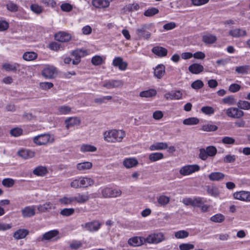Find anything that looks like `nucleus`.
Instances as JSON below:
<instances>
[{"instance_id": "obj_57", "label": "nucleus", "mask_w": 250, "mask_h": 250, "mask_svg": "<svg viewBox=\"0 0 250 250\" xmlns=\"http://www.w3.org/2000/svg\"><path fill=\"white\" fill-rule=\"evenodd\" d=\"M30 9L34 13L37 14H40L42 11V7L37 4H32L30 6Z\"/></svg>"}, {"instance_id": "obj_48", "label": "nucleus", "mask_w": 250, "mask_h": 250, "mask_svg": "<svg viewBox=\"0 0 250 250\" xmlns=\"http://www.w3.org/2000/svg\"><path fill=\"white\" fill-rule=\"evenodd\" d=\"M207 192L208 194L214 197H217L219 194V191L218 188L213 186H208L207 187Z\"/></svg>"}, {"instance_id": "obj_64", "label": "nucleus", "mask_w": 250, "mask_h": 250, "mask_svg": "<svg viewBox=\"0 0 250 250\" xmlns=\"http://www.w3.org/2000/svg\"><path fill=\"white\" fill-rule=\"evenodd\" d=\"M53 86V84L51 82H42L40 83V87L43 90L50 89Z\"/></svg>"}, {"instance_id": "obj_40", "label": "nucleus", "mask_w": 250, "mask_h": 250, "mask_svg": "<svg viewBox=\"0 0 250 250\" xmlns=\"http://www.w3.org/2000/svg\"><path fill=\"white\" fill-rule=\"evenodd\" d=\"M71 110V108L67 105L60 106L58 108L57 114L59 115H66L69 114Z\"/></svg>"}, {"instance_id": "obj_29", "label": "nucleus", "mask_w": 250, "mask_h": 250, "mask_svg": "<svg viewBox=\"0 0 250 250\" xmlns=\"http://www.w3.org/2000/svg\"><path fill=\"white\" fill-rule=\"evenodd\" d=\"M165 72V66L163 64L158 65L154 71V75L158 79H161Z\"/></svg>"}, {"instance_id": "obj_45", "label": "nucleus", "mask_w": 250, "mask_h": 250, "mask_svg": "<svg viewBox=\"0 0 250 250\" xmlns=\"http://www.w3.org/2000/svg\"><path fill=\"white\" fill-rule=\"evenodd\" d=\"M104 60L102 57L96 55L91 59V63L95 66L100 65L104 62Z\"/></svg>"}, {"instance_id": "obj_34", "label": "nucleus", "mask_w": 250, "mask_h": 250, "mask_svg": "<svg viewBox=\"0 0 250 250\" xmlns=\"http://www.w3.org/2000/svg\"><path fill=\"white\" fill-rule=\"evenodd\" d=\"M217 40L216 36L212 34H207L204 35L202 38V41L206 44H212L214 43Z\"/></svg>"}, {"instance_id": "obj_55", "label": "nucleus", "mask_w": 250, "mask_h": 250, "mask_svg": "<svg viewBox=\"0 0 250 250\" xmlns=\"http://www.w3.org/2000/svg\"><path fill=\"white\" fill-rule=\"evenodd\" d=\"M75 212L74 208H65L62 209L61 212L60 214L64 216H69L71 215H72Z\"/></svg>"}, {"instance_id": "obj_21", "label": "nucleus", "mask_w": 250, "mask_h": 250, "mask_svg": "<svg viewBox=\"0 0 250 250\" xmlns=\"http://www.w3.org/2000/svg\"><path fill=\"white\" fill-rule=\"evenodd\" d=\"M74 202H76L79 204H84L87 202L90 199L89 196L87 193L86 194L78 193L77 196H74Z\"/></svg>"}, {"instance_id": "obj_43", "label": "nucleus", "mask_w": 250, "mask_h": 250, "mask_svg": "<svg viewBox=\"0 0 250 250\" xmlns=\"http://www.w3.org/2000/svg\"><path fill=\"white\" fill-rule=\"evenodd\" d=\"M250 69V65H246L236 67L235 71L238 74H245L248 73Z\"/></svg>"}, {"instance_id": "obj_3", "label": "nucleus", "mask_w": 250, "mask_h": 250, "mask_svg": "<svg viewBox=\"0 0 250 250\" xmlns=\"http://www.w3.org/2000/svg\"><path fill=\"white\" fill-rule=\"evenodd\" d=\"M101 194L104 198H115L122 194V191L119 189H112L104 188L101 189Z\"/></svg>"}, {"instance_id": "obj_24", "label": "nucleus", "mask_w": 250, "mask_h": 250, "mask_svg": "<svg viewBox=\"0 0 250 250\" xmlns=\"http://www.w3.org/2000/svg\"><path fill=\"white\" fill-rule=\"evenodd\" d=\"M92 5L98 8H104L109 6L110 2L108 0H93Z\"/></svg>"}, {"instance_id": "obj_47", "label": "nucleus", "mask_w": 250, "mask_h": 250, "mask_svg": "<svg viewBox=\"0 0 250 250\" xmlns=\"http://www.w3.org/2000/svg\"><path fill=\"white\" fill-rule=\"evenodd\" d=\"M237 105L239 108L244 110L250 109V103L246 101L240 100L238 102Z\"/></svg>"}, {"instance_id": "obj_22", "label": "nucleus", "mask_w": 250, "mask_h": 250, "mask_svg": "<svg viewBox=\"0 0 250 250\" xmlns=\"http://www.w3.org/2000/svg\"><path fill=\"white\" fill-rule=\"evenodd\" d=\"M168 145L167 143L157 142L149 146L151 151L164 150L167 148Z\"/></svg>"}, {"instance_id": "obj_56", "label": "nucleus", "mask_w": 250, "mask_h": 250, "mask_svg": "<svg viewBox=\"0 0 250 250\" xmlns=\"http://www.w3.org/2000/svg\"><path fill=\"white\" fill-rule=\"evenodd\" d=\"M203 86V82L200 80H196L195 81L193 82L191 84V87L196 90H198L202 88Z\"/></svg>"}, {"instance_id": "obj_35", "label": "nucleus", "mask_w": 250, "mask_h": 250, "mask_svg": "<svg viewBox=\"0 0 250 250\" xmlns=\"http://www.w3.org/2000/svg\"><path fill=\"white\" fill-rule=\"evenodd\" d=\"M140 8V5L136 3L132 4H128L126 5L123 8L124 12H131L135 11H137Z\"/></svg>"}, {"instance_id": "obj_32", "label": "nucleus", "mask_w": 250, "mask_h": 250, "mask_svg": "<svg viewBox=\"0 0 250 250\" xmlns=\"http://www.w3.org/2000/svg\"><path fill=\"white\" fill-rule=\"evenodd\" d=\"M47 169L46 167L40 166L36 167L33 171L34 175L40 176H43L47 173Z\"/></svg>"}, {"instance_id": "obj_60", "label": "nucleus", "mask_w": 250, "mask_h": 250, "mask_svg": "<svg viewBox=\"0 0 250 250\" xmlns=\"http://www.w3.org/2000/svg\"><path fill=\"white\" fill-rule=\"evenodd\" d=\"M2 184L6 187H12L14 184V180L11 178H5L2 180Z\"/></svg>"}, {"instance_id": "obj_17", "label": "nucleus", "mask_w": 250, "mask_h": 250, "mask_svg": "<svg viewBox=\"0 0 250 250\" xmlns=\"http://www.w3.org/2000/svg\"><path fill=\"white\" fill-rule=\"evenodd\" d=\"M24 217H31L35 214V206H27L21 210Z\"/></svg>"}, {"instance_id": "obj_62", "label": "nucleus", "mask_w": 250, "mask_h": 250, "mask_svg": "<svg viewBox=\"0 0 250 250\" xmlns=\"http://www.w3.org/2000/svg\"><path fill=\"white\" fill-rule=\"evenodd\" d=\"M7 9L11 12H16L18 10V6L13 2H10L6 4Z\"/></svg>"}, {"instance_id": "obj_7", "label": "nucleus", "mask_w": 250, "mask_h": 250, "mask_svg": "<svg viewBox=\"0 0 250 250\" xmlns=\"http://www.w3.org/2000/svg\"><path fill=\"white\" fill-rule=\"evenodd\" d=\"M226 114L229 117L238 119L243 117L244 113L238 108L230 107L227 109Z\"/></svg>"}, {"instance_id": "obj_5", "label": "nucleus", "mask_w": 250, "mask_h": 250, "mask_svg": "<svg viewBox=\"0 0 250 250\" xmlns=\"http://www.w3.org/2000/svg\"><path fill=\"white\" fill-rule=\"evenodd\" d=\"M148 26L146 24H143L138 27L136 30V34L139 39L148 40L151 37V33L147 31Z\"/></svg>"}, {"instance_id": "obj_26", "label": "nucleus", "mask_w": 250, "mask_h": 250, "mask_svg": "<svg viewBox=\"0 0 250 250\" xmlns=\"http://www.w3.org/2000/svg\"><path fill=\"white\" fill-rule=\"evenodd\" d=\"M59 234V231L56 229L52 230L44 233L41 239L42 241L44 240H50L52 238L55 237Z\"/></svg>"}, {"instance_id": "obj_46", "label": "nucleus", "mask_w": 250, "mask_h": 250, "mask_svg": "<svg viewBox=\"0 0 250 250\" xmlns=\"http://www.w3.org/2000/svg\"><path fill=\"white\" fill-rule=\"evenodd\" d=\"M97 150V148L90 145H83L81 147V151L85 152H95Z\"/></svg>"}, {"instance_id": "obj_8", "label": "nucleus", "mask_w": 250, "mask_h": 250, "mask_svg": "<svg viewBox=\"0 0 250 250\" xmlns=\"http://www.w3.org/2000/svg\"><path fill=\"white\" fill-rule=\"evenodd\" d=\"M101 226V224L96 221L86 223L82 225V227L85 230L90 232L96 231L98 230Z\"/></svg>"}, {"instance_id": "obj_39", "label": "nucleus", "mask_w": 250, "mask_h": 250, "mask_svg": "<svg viewBox=\"0 0 250 250\" xmlns=\"http://www.w3.org/2000/svg\"><path fill=\"white\" fill-rule=\"evenodd\" d=\"M37 57V53L34 52H26L22 56L23 59L27 61H31L35 60Z\"/></svg>"}, {"instance_id": "obj_31", "label": "nucleus", "mask_w": 250, "mask_h": 250, "mask_svg": "<svg viewBox=\"0 0 250 250\" xmlns=\"http://www.w3.org/2000/svg\"><path fill=\"white\" fill-rule=\"evenodd\" d=\"M225 174L220 172H214L208 175V177L210 181H220L224 179Z\"/></svg>"}, {"instance_id": "obj_1", "label": "nucleus", "mask_w": 250, "mask_h": 250, "mask_svg": "<svg viewBox=\"0 0 250 250\" xmlns=\"http://www.w3.org/2000/svg\"><path fill=\"white\" fill-rule=\"evenodd\" d=\"M125 133L122 130H111L104 133V138L108 142H121L125 137Z\"/></svg>"}, {"instance_id": "obj_16", "label": "nucleus", "mask_w": 250, "mask_h": 250, "mask_svg": "<svg viewBox=\"0 0 250 250\" xmlns=\"http://www.w3.org/2000/svg\"><path fill=\"white\" fill-rule=\"evenodd\" d=\"M71 36L64 32H60L55 35V39L60 42H67L71 39Z\"/></svg>"}, {"instance_id": "obj_33", "label": "nucleus", "mask_w": 250, "mask_h": 250, "mask_svg": "<svg viewBox=\"0 0 250 250\" xmlns=\"http://www.w3.org/2000/svg\"><path fill=\"white\" fill-rule=\"evenodd\" d=\"M19 67L20 65L17 63H14L13 64L5 63L2 64V68L6 71L16 72L17 68Z\"/></svg>"}, {"instance_id": "obj_30", "label": "nucleus", "mask_w": 250, "mask_h": 250, "mask_svg": "<svg viewBox=\"0 0 250 250\" xmlns=\"http://www.w3.org/2000/svg\"><path fill=\"white\" fill-rule=\"evenodd\" d=\"M80 183H81L82 188H87L93 185L95 182L92 179L85 177H80Z\"/></svg>"}, {"instance_id": "obj_41", "label": "nucleus", "mask_w": 250, "mask_h": 250, "mask_svg": "<svg viewBox=\"0 0 250 250\" xmlns=\"http://www.w3.org/2000/svg\"><path fill=\"white\" fill-rule=\"evenodd\" d=\"M59 202L64 205L72 204L74 202V197L64 196L59 199Z\"/></svg>"}, {"instance_id": "obj_13", "label": "nucleus", "mask_w": 250, "mask_h": 250, "mask_svg": "<svg viewBox=\"0 0 250 250\" xmlns=\"http://www.w3.org/2000/svg\"><path fill=\"white\" fill-rule=\"evenodd\" d=\"M164 97L167 100H179L182 97V93L180 90L171 91L166 93Z\"/></svg>"}, {"instance_id": "obj_15", "label": "nucleus", "mask_w": 250, "mask_h": 250, "mask_svg": "<svg viewBox=\"0 0 250 250\" xmlns=\"http://www.w3.org/2000/svg\"><path fill=\"white\" fill-rule=\"evenodd\" d=\"M18 155L24 159L32 158L35 156V152L30 149H22L17 152Z\"/></svg>"}, {"instance_id": "obj_10", "label": "nucleus", "mask_w": 250, "mask_h": 250, "mask_svg": "<svg viewBox=\"0 0 250 250\" xmlns=\"http://www.w3.org/2000/svg\"><path fill=\"white\" fill-rule=\"evenodd\" d=\"M112 64L114 66L118 67L119 70H125L127 66V62L123 61V59L121 57H115L112 62Z\"/></svg>"}, {"instance_id": "obj_23", "label": "nucleus", "mask_w": 250, "mask_h": 250, "mask_svg": "<svg viewBox=\"0 0 250 250\" xmlns=\"http://www.w3.org/2000/svg\"><path fill=\"white\" fill-rule=\"evenodd\" d=\"M229 35L234 38H239L246 36L247 35V32L246 30L242 29L237 28L230 30L229 31Z\"/></svg>"}, {"instance_id": "obj_27", "label": "nucleus", "mask_w": 250, "mask_h": 250, "mask_svg": "<svg viewBox=\"0 0 250 250\" xmlns=\"http://www.w3.org/2000/svg\"><path fill=\"white\" fill-rule=\"evenodd\" d=\"M28 230L26 229H19L14 233L13 237L16 240L23 239L28 234Z\"/></svg>"}, {"instance_id": "obj_4", "label": "nucleus", "mask_w": 250, "mask_h": 250, "mask_svg": "<svg viewBox=\"0 0 250 250\" xmlns=\"http://www.w3.org/2000/svg\"><path fill=\"white\" fill-rule=\"evenodd\" d=\"M33 142L39 146L45 145L49 143H52L53 139L50 140V135L49 134H43L34 137Z\"/></svg>"}, {"instance_id": "obj_54", "label": "nucleus", "mask_w": 250, "mask_h": 250, "mask_svg": "<svg viewBox=\"0 0 250 250\" xmlns=\"http://www.w3.org/2000/svg\"><path fill=\"white\" fill-rule=\"evenodd\" d=\"M208 156L213 157L217 153L216 148L212 146H207L206 148Z\"/></svg>"}, {"instance_id": "obj_37", "label": "nucleus", "mask_w": 250, "mask_h": 250, "mask_svg": "<svg viewBox=\"0 0 250 250\" xmlns=\"http://www.w3.org/2000/svg\"><path fill=\"white\" fill-rule=\"evenodd\" d=\"M92 167V163L90 162H84L80 163L77 165V168L79 170H85L90 169Z\"/></svg>"}, {"instance_id": "obj_12", "label": "nucleus", "mask_w": 250, "mask_h": 250, "mask_svg": "<svg viewBox=\"0 0 250 250\" xmlns=\"http://www.w3.org/2000/svg\"><path fill=\"white\" fill-rule=\"evenodd\" d=\"M56 72V68L53 66H48L45 67L42 71V76L46 79H52Z\"/></svg>"}, {"instance_id": "obj_28", "label": "nucleus", "mask_w": 250, "mask_h": 250, "mask_svg": "<svg viewBox=\"0 0 250 250\" xmlns=\"http://www.w3.org/2000/svg\"><path fill=\"white\" fill-rule=\"evenodd\" d=\"M152 52L159 57H164L167 55V49L161 46H155L152 49Z\"/></svg>"}, {"instance_id": "obj_50", "label": "nucleus", "mask_w": 250, "mask_h": 250, "mask_svg": "<svg viewBox=\"0 0 250 250\" xmlns=\"http://www.w3.org/2000/svg\"><path fill=\"white\" fill-rule=\"evenodd\" d=\"M217 129L218 127L216 125L211 124H205L202 127V130L207 132L214 131Z\"/></svg>"}, {"instance_id": "obj_38", "label": "nucleus", "mask_w": 250, "mask_h": 250, "mask_svg": "<svg viewBox=\"0 0 250 250\" xmlns=\"http://www.w3.org/2000/svg\"><path fill=\"white\" fill-rule=\"evenodd\" d=\"M164 158V154L161 152L152 153L149 155V160L152 162H156L157 161L162 159Z\"/></svg>"}, {"instance_id": "obj_42", "label": "nucleus", "mask_w": 250, "mask_h": 250, "mask_svg": "<svg viewBox=\"0 0 250 250\" xmlns=\"http://www.w3.org/2000/svg\"><path fill=\"white\" fill-rule=\"evenodd\" d=\"M199 120L195 117H190L185 119L183 123L185 125H197L199 123Z\"/></svg>"}, {"instance_id": "obj_44", "label": "nucleus", "mask_w": 250, "mask_h": 250, "mask_svg": "<svg viewBox=\"0 0 250 250\" xmlns=\"http://www.w3.org/2000/svg\"><path fill=\"white\" fill-rule=\"evenodd\" d=\"M189 232L185 230H181L174 233V236L177 239H184L188 237Z\"/></svg>"}, {"instance_id": "obj_2", "label": "nucleus", "mask_w": 250, "mask_h": 250, "mask_svg": "<svg viewBox=\"0 0 250 250\" xmlns=\"http://www.w3.org/2000/svg\"><path fill=\"white\" fill-rule=\"evenodd\" d=\"M166 240L165 235L162 232L153 233L145 238L146 243L157 244Z\"/></svg>"}, {"instance_id": "obj_59", "label": "nucleus", "mask_w": 250, "mask_h": 250, "mask_svg": "<svg viewBox=\"0 0 250 250\" xmlns=\"http://www.w3.org/2000/svg\"><path fill=\"white\" fill-rule=\"evenodd\" d=\"M180 250H191L194 248V245L190 243H182L179 246Z\"/></svg>"}, {"instance_id": "obj_36", "label": "nucleus", "mask_w": 250, "mask_h": 250, "mask_svg": "<svg viewBox=\"0 0 250 250\" xmlns=\"http://www.w3.org/2000/svg\"><path fill=\"white\" fill-rule=\"evenodd\" d=\"M157 92L155 89H150L141 92L139 95L141 97L149 98L155 96Z\"/></svg>"}, {"instance_id": "obj_19", "label": "nucleus", "mask_w": 250, "mask_h": 250, "mask_svg": "<svg viewBox=\"0 0 250 250\" xmlns=\"http://www.w3.org/2000/svg\"><path fill=\"white\" fill-rule=\"evenodd\" d=\"M189 71L192 74H198L204 70V67L199 63H193L188 67Z\"/></svg>"}, {"instance_id": "obj_18", "label": "nucleus", "mask_w": 250, "mask_h": 250, "mask_svg": "<svg viewBox=\"0 0 250 250\" xmlns=\"http://www.w3.org/2000/svg\"><path fill=\"white\" fill-rule=\"evenodd\" d=\"M80 119L78 117H69L65 120V127L68 129L74 125H79Z\"/></svg>"}, {"instance_id": "obj_20", "label": "nucleus", "mask_w": 250, "mask_h": 250, "mask_svg": "<svg viewBox=\"0 0 250 250\" xmlns=\"http://www.w3.org/2000/svg\"><path fill=\"white\" fill-rule=\"evenodd\" d=\"M37 208L40 212H46L52 208H55V207L51 202H46L42 205H38Z\"/></svg>"}, {"instance_id": "obj_51", "label": "nucleus", "mask_w": 250, "mask_h": 250, "mask_svg": "<svg viewBox=\"0 0 250 250\" xmlns=\"http://www.w3.org/2000/svg\"><path fill=\"white\" fill-rule=\"evenodd\" d=\"M159 13V10L155 7L149 8L145 11L144 14L146 17H151Z\"/></svg>"}, {"instance_id": "obj_25", "label": "nucleus", "mask_w": 250, "mask_h": 250, "mask_svg": "<svg viewBox=\"0 0 250 250\" xmlns=\"http://www.w3.org/2000/svg\"><path fill=\"white\" fill-rule=\"evenodd\" d=\"M138 164L137 160L134 158L125 159L123 161L124 166L127 168H130L136 166Z\"/></svg>"}, {"instance_id": "obj_49", "label": "nucleus", "mask_w": 250, "mask_h": 250, "mask_svg": "<svg viewBox=\"0 0 250 250\" xmlns=\"http://www.w3.org/2000/svg\"><path fill=\"white\" fill-rule=\"evenodd\" d=\"M157 201L161 206H165L169 202L170 199L167 196L161 195L158 198Z\"/></svg>"}, {"instance_id": "obj_9", "label": "nucleus", "mask_w": 250, "mask_h": 250, "mask_svg": "<svg viewBox=\"0 0 250 250\" xmlns=\"http://www.w3.org/2000/svg\"><path fill=\"white\" fill-rule=\"evenodd\" d=\"M234 198L241 201L250 202V192L240 191L233 193Z\"/></svg>"}, {"instance_id": "obj_52", "label": "nucleus", "mask_w": 250, "mask_h": 250, "mask_svg": "<svg viewBox=\"0 0 250 250\" xmlns=\"http://www.w3.org/2000/svg\"><path fill=\"white\" fill-rule=\"evenodd\" d=\"M225 220V217L221 214H216L210 218V220L216 223H221Z\"/></svg>"}, {"instance_id": "obj_63", "label": "nucleus", "mask_w": 250, "mask_h": 250, "mask_svg": "<svg viewBox=\"0 0 250 250\" xmlns=\"http://www.w3.org/2000/svg\"><path fill=\"white\" fill-rule=\"evenodd\" d=\"M22 133V129L21 128L16 127L10 130V134L12 136L18 137L21 135Z\"/></svg>"}, {"instance_id": "obj_14", "label": "nucleus", "mask_w": 250, "mask_h": 250, "mask_svg": "<svg viewBox=\"0 0 250 250\" xmlns=\"http://www.w3.org/2000/svg\"><path fill=\"white\" fill-rule=\"evenodd\" d=\"M123 85V82L121 80H110L106 81L104 83L103 86L108 89L112 88H117L122 86Z\"/></svg>"}, {"instance_id": "obj_58", "label": "nucleus", "mask_w": 250, "mask_h": 250, "mask_svg": "<svg viewBox=\"0 0 250 250\" xmlns=\"http://www.w3.org/2000/svg\"><path fill=\"white\" fill-rule=\"evenodd\" d=\"M85 51L82 49H77L73 51L71 54L72 56H73L76 58L81 59V57H83L85 55Z\"/></svg>"}, {"instance_id": "obj_6", "label": "nucleus", "mask_w": 250, "mask_h": 250, "mask_svg": "<svg viewBox=\"0 0 250 250\" xmlns=\"http://www.w3.org/2000/svg\"><path fill=\"white\" fill-rule=\"evenodd\" d=\"M200 167L197 165H187L182 167L179 170V173L180 174L185 176L198 171Z\"/></svg>"}, {"instance_id": "obj_11", "label": "nucleus", "mask_w": 250, "mask_h": 250, "mask_svg": "<svg viewBox=\"0 0 250 250\" xmlns=\"http://www.w3.org/2000/svg\"><path fill=\"white\" fill-rule=\"evenodd\" d=\"M146 243L145 238L135 236L130 238L128 240V244L132 247H138L141 246Z\"/></svg>"}, {"instance_id": "obj_53", "label": "nucleus", "mask_w": 250, "mask_h": 250, "mask_svg": "<svg viewBox=\"0 0 250 250\" xmlns=\"http://www.w3.org/2000/svg\"><path fill=\"white\" fill-rule=\"evenodd\" d=\"M201 111L205 114L208 115H212L214 113V109L213 107L209 106H203L201 109Z\"/></svg>"}, {"instance_id": "obj_61", "label": "nucleus", "mask_w": 250, "mask_h": 250, "mask_svg": "<svg viewBox=\"0 0 250 250\" xmlns=\"http://www.w3.org/2000/svg\"><path fill=\"white\" fill-rule=\"evenodd\" d=\"M235 139L230 137L226 136L222 139V142L224 144L232 145L235 143Z\"/></svg>"}]
</instances>
